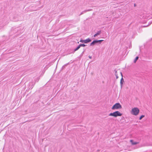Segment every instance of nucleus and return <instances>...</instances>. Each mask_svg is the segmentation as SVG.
Masks as SVG:
<instances>
[{
  "label": "nucleus",
  "mask_w": 152,
  "mask_h": 152,
  "mask_svg": "<svg viewBox=\"0 0 152 152\" xmlns=\"http://www.w3.org/2000/svg\"><path fill=\"white\" fill-rule=\"evenodd\" d=\"M139 112L140 110L138 108L134 107L132 108L130 113L132 115L137 116L138 115Z\"/></svg>",
  "instance_id": "f257e3e1"
},
{
  "label": "nucleus",
  "mask_w": 152,
  "mask_h": 152,
  "mask_svg": "<svg viewBox=\"0 0 152 152\" xmlns=\"http://www.w3.org/2000/svg\"><path fill=\"white\" fill-rule=\"evenodd\" d=\"M122 114L119 111H116L113 113H110L109 115V116H113L115 117H117L118 116H121L122 115Z\"/></svg>",
  "instance_id": "f03ea898"
},
{
  "label": "nucleus",
  "mask_w": 152,
  "mask_h": 152,
  "mask_svg": "<svg viewBox=\"0 0 152 152\" xmlns=\"http://www.w3.org/2000/svg\"><path fill=\"white\" fill-rule=\"evenodd\" d=\"M121 108L122 106L121 104L119 103H117L113 106L111 109L113 110H117L121 109Z\"/></svg>",
  "instance_id": "7ed1b4c3"
},
{
  "label": "nucleus",
  "mask_w": 152,
  "mask_h": 152,
  "mask_svg": "<svg viewBox=\"0 0 152 152\" xmlns=\"http://www.w3.org/2000/svg\"><path fill=\"white\" fill-rule=\"evenodd\" d=\"M103 40H95L93 41L91 44H90V45L91 46H93L95 44L97 43L98 42H100L101 43L102 41H103Z\"/></svg>",
  "instance_id": "20e7f679"
},
{
  "label": "nucleus",
  "mask_w": 152,
  "mask_h": 152,
  "mask_svg": "<svg viewBox=\"0 0 152 152\" xmlns=\"http://www.w3.org/2000/svg\"><path fill=\"white\" fill-rule=\"evenodd\" d=\"M91 41V40L90 38H88L86 40H83L82 39H81L80 41V42H82V43H87L88 42H90Z\"/></svg>",
  "instance_id": "39448f33"
},
{
  "label": "nucleus",
  "mask_w": 152,
  "mask_h": 152,
  "mask_svg": "<svg viewBox=\"0 0 152 152\" xmlns=\"http://www.w3.org/2000/svg\"><path fill=\"white\" fill-rule=\"evenodd\" d=\"M101 33V31H98L97 33L95 34L94 36V37H96L98 36V35H100Z\"/></svg>",
  "instance_id": "423d86ee"
},
{
  "label": "nucleus",
  "mask_w": 152,
  "mask_h": 152,
  "mask_svg": "<svg viewBox=\"0 0 152 152\" xmlns=\"http://www.w3.org/2000/svg\"><path fill=\"white\" fill-rule=\"evenodd\" d=\"M130 142L132 143V144L133 145H135L137 144L138 143V142H134V141L132 140H130Z\"/></svg>",
  "instance_id": "0eeeda50"
},
{
  "label": "nucleus",
  "mask_w": 152,
  "mask_h": 152,
  "mask_svg": "<svg viewBox=\"0 0 152 152\" xmlns=\"http://www.w3.org/2000/svg\"><path fill=\"white\" fill-rule=\"evenodd\" d=\"M138 58H139L138 57V56L136 57L134 61V63H135L136 62V61L138 59Z\"/></svg>",
  "instance_id": "6e6552de"
},
{
  "label": "nucleus",
  "mask_w": 152,
  "mask_h": 152,
  "mask_svg": "<svg viewBox=\"0 0 152 152\" xmlns=\"http://www.w3.org/2000/svg\"><path fill=\"white\" fill-rule=\"evenodd\" d=\"M80 48V45H78V46L74 50V51H75L77 50Z\"/></svg>",
  "instance_id": "1a4fd4ad"
},
{
  "label": "nucleus",
  "mask_w": 152,
  "mask_h": 152,
  "mask_svg": "<svg viewBox=\"0 0 152 152\" xmlns=\"http://www.w3.org/2000/svg\"><path fill=\"white\" fill-rule=\"evenodd\" d=\"M123 80V78H122L121 79V81H120V83H121V87L122 86V85L123 83V82H122V81Z\"/></svg>",
  "instance_id": "9d476101"
},
{
  "label": "nucleus",
  "mask_w": 152,
  "mask_h": 152,
  "mask_svg": "<svg viewBox=\"0 0 152 152\" xmlns=\"http://www.w3.org/2000/svg\"><path fill=\"white\" fill-rule=\"evenodd\" d=\"M145 117V115H141L140 117V118H139V119L140 120H141L142 119V118H144V117Z\"/></svg>",
  "instance_id": "9b49d317"
},
{
  "label": "nucleus",
  "mask_w": 152,
  "mask_h": 152,
  "mask_svg": "<svg viewBox=\"0 0 152 152\" xmlns=\"http://www.w3.org/2000/svg\"><path fill=\"white\" fill-rule=\"evenodd\" d=\"M80 46V47H84L85 46H86V45L85 44H80L79 45Z\"/></svg>",
  "instance_id": "f8f14e48"
},
{
  "label": "nucleus",
  "mask_w": 152,
  "mask_h": 152,
  "mask_svg": "<svg viewBox=\"0 0 152 152\" xmlns=\"http://www.w3.org/2000/svg\"><path fill=\"white\" fill-rule=\"evenodd\" d=\"M89 58H90L91 59V58L92 57H91V56H89Z\"/></svg>",
  "instance_id": "ddd939ff"
},
{
  "label": "nucleus",
  "mask_w": 152,
  "mask_h": 152,
  "mask_svg": "<svg viewBox=\"0 0 152 152\" xmlns=\"http://www.w3.org/2000/svg\"><path fill=\"white\" fill-rule=\"evenodd\" d=\"M83 53H84V52H83L81 54V55L82 56L83 55Z\"/></svg>",
  "instance_id": "4468645a"
}]
</instances>
